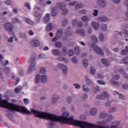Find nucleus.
Segmentation results:
<instances>
[{
	"label": "nucleus",
	"instance_id": "obj_60",
	"mask_svg": "<svg viewBox=\"0 0 128 128\" xmlns=\"http://www.w3.org/2000/svg\"><path fill=\"white\" fill-rule=\"evenodd\" d=\"M112 100L108 101L107 102H106L105 106H110V104H112Z\"/></svg>",
	"mask_w": 128,
	"mask_h": 128
},
{
	"label": "nucleus",
	"instance_id": "obj_34",
	"mask_svg": "<svg viewBox=\"0 0 128 128\" xmlns=\"http://www.w3.org/2000/svg\"><path fill=\"white\" fill-rule=\"evenodd\" d=\"M3 72L6 74H8L9 72H10V68L9 67H5L3 70Z\"/></svg>",
	"mask_w": 128,
	"mask_h": 128
},
{
	"label": "nucleus",
	"instance_id": "obj_59",
	"mask_svg": "<svg viewBox=\"0 0 128 128\" xmlns=\"http://www.w3.org/2000/svg\"><path fill=\"white\" fill-rule=\"evenodd\" d=\"M86 80L88 84H92V80L88 79V78H86Z\"/></svg>",
	"mask_w": 128,
	"mask_h": 128
},
{
	"label": "nucleus",
	"instance_id": "obj_35",
	"mask_svg": "<svg viewBox=\"0 0 128 128\" xmlns=\"http://www.w3.org/2000/svg\"><path fill=\"white\" fill-rule=\"evenodd\" d=\"M114 92L116 94H118V96H119V98H120V100H124L125 98L124 96L122 95V93H120L116 91H114Z\"/></svg>",
	"mask_w": 128,
	"mask_h": 128
},
{
	"label": "nucleus",
	"instance_id": "obj_43",
	"mask_svg": "<svg viewBox=\"0 0 128 128\" xmlns=\"http://www.w3.org/2000/svg\"><path fill=\"white\" fill-rule=\"evenodd\" d=\"M102 94L104 96V99L110 96V94H108V92H104Z\"/></svg>",
	"mask_w": 128,
	"mask_h": 128
},
{
	"label": "nucleus",
	"instance_id": "obj_27",
	"mask_svg": "<svg viewBox=\"0 0 128 128\" xmlns=\"http://www.w3.org/2000/svg\"><path fill=\"white\" fill-rule=\"evenodd\" d=\"M106 116H108V114L106 112H102L100 113V118H106Z\"/></svg>",
	"mask_w": 128,
	"mask_h": 128
},
{
	"label": "nucleus",
	"instance_id": "obj_1",
	"mask_svg": "<svg viewBox=\"0 0 128 128\" xmlns=\"http://www.w3.org/2000/svg\"><path fill=\"white\" fill-rule=\"evenodd\" d=\"M2 96L0 94V106L1 108H7V110H9L11 112H20L22 114H30V111L25 107L12 104L6 100H2Z\"/></svg>",
	"mask_w": 128,
	"mask_h": 128
},
{
	"label": "nucleus",
	"instance_id": "obj_28",
	"mask_svg": "<svg viewBox=\"0 0 128 128\" xmlns=\"http://www.w3.org/2000/svg\"><path fill=\"white\" fill-rule=\"evenodd\" d=\"M71 60H72V62L73 64H78V58L76 56L72 58L71 59Z\"/></svg>",
	"mask_w": 128,
	"mask_h": 128
},
{
	"label": "nucleus",
	"instance_id": "obj_29",
	"mask_svg": "<svg viewBox=\"0 0 128 128\" xmlns=\"http://www.w3.org/2000/svg\"><path fill=\"white\" fill-rule=\"evenodd\" d=\"M58 60H60V62H64L66 64H68V60L64 57H60L57 58Z\"/></svg>",
	"mask_w": 128,
	"mask_h": 128
},
{
	"label": "nucleus",
	"instance_id": "obj_44",
	"mask_svg": "<svg viewBox=\"0 0 128 128\" xmlns=\"http://www.w3.org/2000/svg\"><path fill=\"white\" fill-rule=\"evenodd\" d=\"M110 82H111L112 84L114 86H118V84H120L118 82L114 81L112 80H110Z\"/></svg>",
	"mask_w": 128,
	"mask_h": 128
},
{
	"label": "nucleus",
	"instance_id": "obj_22",
	"mask_svg": "<svg viewBox=\"0 0 128 128\" xmlns=\"http://www.w3.org/2000/svg\"><path fill=\"white\" fill-rule=\"evenodd\" d=\"M102 62L104 66H110V62H108V60L106 58H103L102 60Z\"/></svg>",
	"mask_w": 128,
	"mask_h": 128
},
{
	"label": "nucleus",
	"instance_id": "obj_18",
	"mask_svg": "<svg viewBox=\"0 0 128 128\" xmlns=\"http://www.w3.org/2000/svg\"><path fill=\"white\" fill-rule=\"evenodd\" d=\"M90 39L92 42H94V44H96V42H98V37H96V36L94 34L91 36Z\"/></svg>",
	"mask_w": 128,
	"mask_h": 128
},
{
	"label": "nucleus",
	"instance_id": "obj_6",
	"mask_svg": "<svg viewBox=\"0 0 128 128\" xmlns=\"http://www.w3.org/2000/svg\"><path fill=\"white\" fill-rule=\"evenodd\" d=\"M8 64H9L8 60H6L5 61H4V56H2V54H0V64L6 66Z\"/></svg>",
	"mask_w": 128,
	"mask_h": 128
},
{
	"label": "nucleus",
	"instance_id": "obj_21",
	"mask_svg": "<svg viewBox=\"0 0 128 128\" xmlns=\"http://www.w3.org/2000/svg\"><path fill=\"white\" fill-rule=\"evenodd\" d=\"M62 29H59L56 32V36L59 38L62 36Z\"/></svg>",
	"mask_w": 128,
	"mask_h": 128
},
{
	"label": "nucleus",
	"instance_id": "obj_47",
	"mask_svg": "<svg viewBox=\"0 0 128 128\" xmlns=\"http://www.w3.org/2000/svg\"><path fill=\"white\" fill-rule=\"evenodd\" d=\"M96 98H98V100H104L102 94H101L97 95V96H96Z\"/></svg>",
	"mask_w": 128,
	"mask_h": 128
},
{
	"label": "nucleus",
	"instance_id": "obj_14",
	"mask_svg": "<svg viewBox=\"0 0 128 128\" xmlns=\"http://www.w3.org/2000/svg\"><path fill=\"white\" fill-rule=\"evenodd\" d=\"M48 78L46 75H42L40 76V80L42 82L46 83L48 82Z\"/></svg>",
	"mask_w": 128,
	"mask_h": 128
},
{
	"label": "nucleus",
	"instance_id": "obj_3",
	"mask_svg": "<svg viewBox=\"0 0 128 128\" xmlns=\"http://www.w3.org/2000/svg\"><path fill=\"white\" fill-rule=\"evenodd\" d=\"M91 48H93L95 52H96L98 54H100V56H104V52L102 50V49L98 46L96 45V44L92 43L91 44Z\"/></svg>",
	"mask_w": 128,
	"mask_h": 128
},
{
	"label": "nucleus",
	"instance_id": "obj_24",
	"mask_svg": "<svg viewBox=\"0 0 128 128\" xmlns=\"http://www.w3.org/2000/svg\"><path fill=\"white\" fill-rule=\"evenodd\" d=\"M68 20L66 18H64L62 22V26H66V24H68Z\"/></svg>",
	"mask_w": 128,
	"mask_h": 128
},
{
	"label": "nucleus",
	"instance_id": "obj_55",
	"mask_svg": "<svg viewBox=\"0 0 128 128\" xmlns=\"http://www.w3.org/2000/svg\"><path fill=\"white\" fill-rule=\"evenodd\" d=\"M92 14L93 16H98V10H93Z\"/></svg>",
	"mask_w": 128,
	"mask_h": 128
},
{
	"label": "nucleus",
	"instance_id": "obj_63",
	"mask_svg": "<svg viewBox=\"0 0 128 128\" xmlns=\"http://www.w3.org/2000/svg\"><path fill=\"white\" fill-rule=\"evenodd\" d=\"M100 86H96V88H95L94 90V92H100Z\"/></svg>",
	"mask_w": 128,
	"mask_h": 128
},
{
	"label": "nucleus",
	"instance_id": "obj_38",
	"mask_svg": "<svg viewBox=\"0 0 128 128\" xmlns=\"http://www.w3.org/2000/svg\"><path fill=\"white\" fill-rule=\"evenodd\" d=\"M14 90L16 94H18V92L22 90V88H20V86L16 87Z\"/></svg>",
	"mask_w": 128,
	"mask_h": 128
},
{
	"label": "nucleus",
	"instance_id": "obj_42",
	"mask_svg": "<svg viewBox=\"0 0 128 128\" xmlns=\"http://www.w3.org/2000/svg\"><path fill=\"white\" fill-rule=\"evenodd\" d=\"M83 65L85 68H88V60L84 59L83 61Z\"/></svg>",
	"mask_w": 128,
	"mask_h": 128
},
{
	"label": "nucleus",
	"instance_id": "obj_61",
	"mask_svg": "<svg viewBox=\"0 0 128 128\" xmlns=\"http://www.w3.org/2000/svg\"><path fill=\"white\" fill-rule=\"evenodd\" d=\"M120 54L122 56H126L127 52H126V50H122Z\"/></svg>",
	"mask_w": 128,
	"mask_h": 128
},
{
	"label": "nucleus",
	"instance_id": "obj_32",
	"mask_svg": "<svg viewBox=\"0 0 128 128\" xmlns=\"http://www.w3.org/2000/svg\"><path fill=\"white\" fill-rule=\"evenodd\" d=\"M12 22L13 24H16V22H17L18 24H21L22 22L20 19L16 18H12Z\"/></svg>",
	"mask_w": 128,
	"mask_h": 128
},
{
	"label": "nucleus",
	"instance_id": "obj_16",
	"mask_svg": "<svg viewBox=\"0 0 128 128\" xmlns=\"http://www.w3.org/2000/svg\"><path fill=\"white\" fill-rule=\"evenodd\" d=\"M118 72H119V74H124L126 78H128V74H126L124 72V70L123 69H122V68L118 69Z\"/></svg>",
	"mask_w": 128,
	"mask_h": 128
},
{
	"label": "nucleus",
	"instance_id": "obj_11",
	"mask_svg": "<svg viewBox=\"0 0 128 128\" xmlns=\"http://www.w3.org/2000/svg\"><path fill=\"white\" fill-rule=\"evenodd\" d=\"M76 34H80L82 36H86V30L84 29H79L76 32Z\"/></svg>",
	"mask_w": 128,
	"mask_h": 128
},
{
	"label": "nucleus",
	"instance_id": "obj_64",
	"mask_svg": "<svg viewBox=\"0 0 128 128\" xmlns=\"http://www.w3.org/2000/svg\"><path fill=\"white\" fill-rule=\"evenodd\" d=\"M123 32H124V34H125V36H126V38H128V31L126 30H123Z\"/></svg>",
	"mask_w": 128,
	"mask_h": 128
},
{
	"label": "nucleus",
	"instance_id": "obj_41",
	"mask_svg": "<svg viewBox=\"0 0 128 128\" xmlns=\"http://www.w3.org/2000/svg\"><path fill=\"white\" fill-rule=\"evenodd\" d=\"M84 6V5L82 4H77L75 6V8L76 10H78V8H80Z\"/></svg>",
	"mask_w": 128,
	"mask_h": 128
},
{
	"label": "nucleus",
	"instance_id": "obj_51",
	"mask_svg": "<svg viewBox=\"0 0 128 128\" xmlns=\"http://www.w3.org/2000/svg\"><path fill=\"white\" fill-rule=\"evenodd\" d=\"M96 69H94L93 67H91L90 70V72L91 74H96Z\"/></svg>",
	"mask_w": 128,
	"mask_h": 128
},
{
	"label": "nucleus",
	"instance_id": "obj_52",
	"mask_svg": "<svg viewBox=\"0 0 128 128\" xmlns=\"http://www.w3.org/2000/svg\"><path fill=\"white\" fill-rule=\"evenodd\" d=\"M74 86L75 87V88H76V90H80L81 87L80 85V84H78V83L74 84Z\"/></svg>",
	"mask_w": 128,
	"mask_h": 128
},
{
	"label": "nucleus",
	"instance_id": "obj_36",
	"mask_svg": "<svg viewBox=\"0 0 128 128\" xmlns=\"http://www.w3.org/2000/svg\"><path fill=\"white\" fill-rule=\"evenodd\" d=\"M40 74H37L36 75V77L35 79L36 83L38 84V82H40Z\"/></svg>",
	"mask_w": 128,
	"mask_h": 128
},
{
	"label": "nucleus",
	"instance_id": "obj_19",
	"mask_svg": "<svg viewBox=\"0 0 128 128\" xmlns=\"http://www.w3.org/2000/svg\"><path fill=\"white\" fill-rule=\"evenodd\" d=\"M82 90L84 92H90V89L89 88L86 87V84H82Z\"/></svg>",
	"mask_w": 128,
	"mask_h": 128
},
{
	"label": "nucleus",
	"instance_id": "obj_17",
	"mask_svg": "<svg viewBox=\"0 0 128 128\" xmlns=\"http://www.w3.org/2000/svg\"><path fill=\"white\" fill-rule=\"evenodd\" d=\"M56 8H60V10L61 8H66V3H62V2H59L56 4Z\"/></svg>",
	"mask_w": 128,
	"mask_h": 128
},
{
	"label": "nucleus",
	"instance_id": "obj_4",
	"mask_svg": "<svg viewBox=\"0 0 128 128\" xmlns=\"http://www.w3.org/2000/svg\"><path fill=\"white\" fill-rule=\"evenodd\" d=\"M57 66L62 70L64 74H68V66H66V65L60 64L57 65Z\"/></svg>",
	"mask_w": 128,
	"mask_h": 128
},
{
	"label": "nucleus",
	"instance_id": "obj_58",
	"mask_svg": "<svg viewBox=\"0 0 128 128\" xmlns=\"http://www.w3.org/2000/svg\"><path fill=\"white\" fill-rule=\"evenodd\" d=\"M69 56H72L74 54V50H71L68 52Z\"/></svg>",
	"mask_w": 128,
	"mask_h": 128
},
{
	"label": "nucleus",
	"instance_id": "obj_30",
	"mask_svg": "<svg viewBox=\"0 0 128 128\" xmlns=\"http://www.w3.org/2000/svg\"><path fill=\"white\" fill-rule=\"evenodd\" d=\"M24 20L27 24H34L33 21H32L30 20V18H24Z\"/></svg>",
	"mask_w": 128,
	"mask_h": 128
},
{
	"label": "nucleus",
	"instance_id": "obj_25",
	"mask_svg": "<svg viewBox=\"0 0 128 128\" xmlns=\"http://www.w3.org/2000/svg\"><path fill=\"white\" fill-rule=\"evenodd\" d=\"M98 22H108V18L106 17H100L97 19Z\"/></svg>",
	"mask_w": 128,
	"mask_h": 128
},
{
	"label": "nucleus",
	"instance_id": "obj_7",
	"mask_svg": "<svg viewBox=\"0 0 128 128\" xmlns=\"http://www.w3.org/2000/svg\"><path fill=\"white\" fill-rule=\"evenodd\" d=\"M43 22L44 24H48L50 20V14L47 13L42 18Z\"/></svg>",
	"mask_w": 128,
	"mask_h": 128
},
{
	"label": "nucleus",
	"instance_id": "obj_20",
	"mask_svg": "<svg viewBox=\"0 0 128 128\" xmlns=\"http://www.w3.org/2000/svg\"><path fill=\"white\" fill-rule=\"evenodd\" d=\"M96 112H98V109H96V108H94L90 110V114L91 116H95Z\"/></svg>",
	"mask_w": 128,
	"mask_h": 128
},
{
	"label": "nucleus",
	"instance_id": "obj_39",
	"mask_svg": "<svg viewBox=\"0 0 128 128\" xmlns=\"http://www.w3.org/2000/svg\"><path fill=\"white\" fill-rule=\"evenodd\" d=\"M74 52L75 54L77 55L78 56V54H80V48L79 47H75L74 48Z\"/></svg>",
	"mask_w": 128,
	"mask_h": 128
},
{
	"label": "nucleus",
	"instance_id": "obj_5",
	"mask_svg": "<svg viewBox=\"0 0 128 128\" xmlns=\"http://www.w3.org/2000/svg\"><path fill=\"white\" fill-rule=\"evenodd\" d=\"M4 28L6 30H8V32H12L14 27L12 24L7 22L4 24Z\"/></svg>",
	"mask_w": 128,
	"mask_h": 128
},
{
	"label": "nucleus",
	"instance_id": "obj_12",
	"mask_svg": "<svg viewBox=\"0 0 128 128\" xmlns=\"http://www.w3.org/2000/svg\"><path fill=\"white\" fill-rule=\"evenodd\" d=\"M92 26L93 28L96 30H98L100 29V24L98 22H92Z\"/></svg>",
	"mask_w": 128,
	"mask_h": 128
},
{
	"label": "nucleus",
	"instance_id": "obj_23",
	"mask_svg": "<svg viewBox=\"0 0 128 128\" xmlns=\"http://www.w3.org/2000/svg\"><path fill=\"white\" fill-rule=\"evenodd\" d=\"M52 30V23L48 24L46 26V30L47 32H50Z\"/></svg>",
	"mask_w": 128,
	"mask_h": 128
},
{
	"label": "nucleus",
	"instance_id": "obj_13",
	"mask_svg": "<svg viewBox=\"0 0 128 128\" xmlns=\"http://www.w3.org/2000/svg\"><path fill=\"white\" fill-rule=\"evenodd\" d=\"M118 112V107L116 106H110L108 110V112H110V114H112V112Z\"/></svg>",
	"mask_w": 128,
	"mask_h": 128
},
{
	"label": "nucleus",
	"instance_id": "obj_37",
	"mask_svg": "<svg viewBox=\"0 0 128 128\" xmlns=\"http://www.w3.org/2000/svg\"><path fill=\"white\" fill-rule=\"evenodd\" d=\"M55 46L56 48H60L62 46V42H55Z\"/></svg>",
	"mask_w": 128,
	"mask_h": 128
},
{
	"label": "nucleus",
	"instance_id": "obj_26",
	"mask_svg": "<svg viewBox=\"0 0 128 128\" xmlns=\"http://www.w3.org/2000/svg\"><path fill=\"white\" fill-rule=\"evenodd\" d=\"M60 10L62 12V14H68V10L66 7L61 8Z\"/></svg>",
	"mask_w": 128,
	"mask_h": 128
},
{
	"label": "nucleus",
	"instance_id": "obj_33",
	"mask_svg": "<svg viewBox=\"0 0 128 128\" xmlns=\"http://www.w3.org/2000/svg\"><path fill=\"white\" fill-rule=\"evenodd\" d=\"M82 22H90V18L88 17V16H84L82 18Z\"/></svg>",
	"mask_w": 128,
	"mask_h": 128
},
{
	"label": "nucleus",
	"instance_id": "obj_31",
	"mask_svg": "<svg viewBox=\"0 0 128 128\" xmlns=\"http://www.w3.org/2000/svg\"><path fill=\"white\" fill-rule=\"evenodd\" d=\"M52 54H54V56H60V52L58 50H52Z\"/></svg>",
	"mask_w": 128,
	"mask_h": 128
},
{
	"label": "nucleus",
	"instance_id": "obj_57",
	"mask_svg": "<svg viewBox=\"0 0 128 128\" xmlns=\"http://www.w3.org/2000/svg\"><path fill=\"white\" fill-rule=\"evenodd\" d=\"M72 24L74 26H76L78 24V20L74 19L72 22Z\"/></svg>",
	"mask_w": 128,
	"mask_h": 128
},
{
	"label": "nucleus",
	"instance_id": "obj_10",
	"mask_svg": "<svg viewBox=\"0 0 128 128\" xmlns=\"http://www.w3.org/2000/svg\"><path fill=\"white\" fill-rule=\"evenodd\" d=\"M30 44L34 48L36 46H40V41H38V40H34L30 42Z\"/></svg>",
	"mask_w": 128,
	"mask_h": 128
},
{
	"label": "nucleus",
	"instance_id": "obj_8",
	"mask_svg": "<svg viewBox=\"0 0 128 128\" xmlns=\"http://www.w3.org/2000/svg\"><path fill=\"white\" fill-rule=\"evenodd\" d=\"M108 3V2L106 0H98L97 4L100 6H102V8H105V6H106V4Z\"/></svg>",
	"mask_w": 128,
	"mask_h": 128
},
{
	"label": "nucleus",
	"instance_id": "obj_48",
	"mask_svg": "<svg viewBox=\"0 0 128 128\" xmlns=\"http://www.w3.org/2000/svg\"><path fill=\"white\" fill-rule=\"evenodd\" d=\"M98 124L99 126H104V124H106L108 122L106 121H100L98 122Z\"/></svg>",
	"mask_w": 128,
	"mask_h": 128
},
{
	"label": "nucleus",
	"instance_id": "obj_62",
	"mask_svg": "<svg viewBox=\"0 0 128 128\" xmlns=\"http://www.w3.org/2000/svg\"><path fill=\"white\" fill-rule=\"evenodd\" d=\"M24 102L25 104H28V103L30 102V100H28V99L27 98H24Z\"/></svg>",
	"mask_w": 128,
	"mask_h": 128
},
{
	"label": "nucleus",
	"instance_id": "obj_15",
	"mask_svg": "<svg viewBox=\"0 0 128 128\" xmlns=\"http://www.w3.org/2000/svg\"><path fill=\"white\" fill-rule=\"evenodd\" d=\"M44 14L40 12H35V16L37 18V19L38 20V22H40V18H42V17Z\"/></svg>",
	"mask_w": 128,
	"mask_h": 128
},
{
	"label": "nucleus",
	"instance_id": "obj_54",
	"mask_svg": "<svg viewBox=\"0 0 128 128\" xmlns=\"http://www.w3.org/2000/svg\"><path fill=\"white\" fill-rule=\"evenodd\" d=\"M112 78H114V80H119V78H120V75H112Z\"/></svg>",
	"mask_w": 128,
	"mask_h": 128
},
{
	"label": "nucleus",
	"instance_id": "obj_46",
	"mask_svg": "<svg viewBox=\"0 0 128 128\" xmlns=\"http://www.w3.org/2000/svg\"><path fill=\"white\" fill-rule=\"evenodd\" d=\"M46 54H40L38 56V60H42L44 58H46Z\"/></svg>",
	"mask_w": 128,
	"mask_h": 128
},
{
	"label": "nucleus",
	"instance_id": "obj_45",
	"mask_svg": "<svg viewBox=\"0 0 128 128\" xmlns=\"http://www.w3.org/2000/svg\"><path fill=\"white\" fill-rule=\"evenodd\" d=\"M40 74H44L46 72V68H42L40 69Z\"/></svg>",
	"mask_w": 128,
	"mask_h": 128
},
{
	"label": "nucleus",
	"instance_id": "obj_40",
	"mask_svg": "<svg viewBox=\"0 0 128 128\" xmlns=\"http://www.w3.org/2000/svg\"><path fill=\"white\" fill-rule=\"evenodd\" d=\"M98 38H99L100 40L102 42H103V40H104V34H102V33H100V34H99Z\"/></svg>",
	"mask_w": 128,
	"mask_h": 128
},
{
	"label": "nucleus",
	"instance_id": "obj_49",
	"mask_svg": "<svg viewBox=\"0 0 128 128\" xmlns=\"http://www.w3.org/2000/svg\"><path fill=\"white\" fill-rule=\"evenodd\" d=\"M126 60H124V58L123 60L120 61V64H127V66H128V61Z\"/></svg>",
	"mask_w": 128,
	"mask_h": 128
},
{
	"label": "nucleus",
	"instance_id": "obj_56",
	"mask_svg": "<svg viewBox=\"0 0 128 128\" xmlns=\"http://www.w3.org/2000/svg\"><path fill=\"white\" fill-rule=\"evenodd\" d=\"M24 6L28 8V10H30V5L28 2L24 3Z\"/></svg>",
	"mask_w": 128,
	"mask_h": 128
},
{
	"label": "nucleus",
	"instance_id": "obj_50",
	"mask_svg": "<svg viewBox=\"0 0 128 128\" xmlns=\"http://www.w3.org/2000/svg\"><path fill=\"white\" fill-rule=\"evenodd\" d=\"M102 30H104V32L106 31V24H102L101 26Z\"/></svg>",
	"mask_w": 128,
	"mask_h": 128
},
{
	"label": "nucleus",
	"instance_id": "obj_53",
	"mask_svg": "<svg viewBox=\"0 0 128 128\" xmlns=\"http://www.w3.org/2000/svg\"><path fill=\"white\" fill-rule=\"evenodd\" d=\"M18 82H20V78H16V80L13 82V84L14 86H16Z\"/></svg>",
	"mask_w": 128,
	"mask_h": 128
},
{
	"label": "nucleus",
	"instance_id": "obj_9",
	"mask_svg": "<svg viewBox=\"0 0 128 128\" xmlns=\"http://www.w3.org/2000/svg\"><path fill=\"white\" fill-rule=\"evenodd\" d=\"M58 14V8L56 6L53 7L51 12L52 16H56Z\"/></svg>",
	"mask_w": 128,
	"mask_h": 128
},
{
	"label": "nucleus",
	"instance_id": "obj_2",
	"mask_svg": "<svg viewBox=\"0 0 128 128\" xmlns=\"http://www.w3.org/2000/svg\"><path fill=\"white\" fill-rule=\"evenodd\" d=\"M36 55L34 54L32 57L30 58V60H29V62L32 64L30 66L28 72V74H31L32 72L36 70Z\"/></svg>",
	"mask_w": 128,
	"mask_h": 128
}]
</instances>
